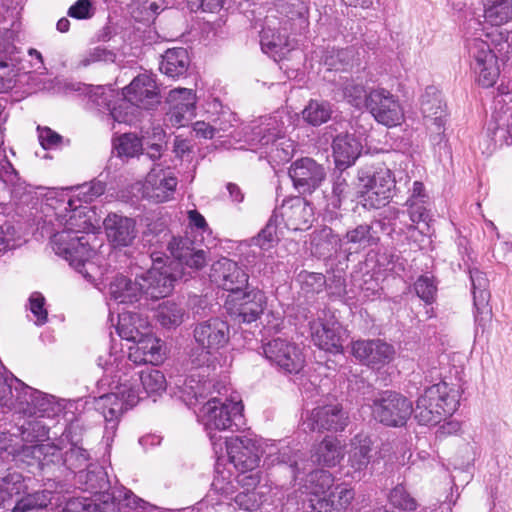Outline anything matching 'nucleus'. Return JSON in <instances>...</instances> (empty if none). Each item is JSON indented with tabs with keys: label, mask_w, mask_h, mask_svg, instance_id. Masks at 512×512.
Segmentation results:
<instances>
[{
	"label": "nucleus",
	"mask_w": 512,
	"mask_h": 512,
	"mask_svg": "<svg viewBox=\"0 0 512 512\" xmlns=\"http://www.w3.org/2000/svg\"><path fill=\"white\" fill-rule=\"evenodd\" d=\"M224 269L229 273L224 276L223 279L218 286L222 287L226 291H230L232 296L238 295L241 292V289L247 284L248 276L247 274L238 267V265L230 259L221 258L220 260L214 262V270Z\"/></svg>",
	"instance_id": "obj_35"
},
{
	"label": "nucleus",
	"mask_w": 512,
	"mask_h": 512,
	"mask_svg": "<svg viewBox=\"0 0 512 512\" xmlns=\"http://www.w3.org/2000/svg\"><path fill=\"white\" fill-rule=\"evenodd\" d=\"M0 42V93L13 89L23 76L27 75L22 52L14 44V29L4 28Z\"/></svg>",
	"instance_id": "obj_13"
},
{
	"label": "nucleus",
	"mask_w": 512,
	"mask_h": 512,
	"mask_svg": "<svg viewBox=\"0 0 512 512\" xmlns=\"http://www.w3.org/2000/svg\"><path fill=\"white\" fill-rule=\"evenodd\" d=\"M178 180L170 168L155 164L146 176L143 195L147 199L162 203L173 198Z\"/></svg>",
	"instance_id": "obj_19"
},
{
	"label": "nucleus",
	"mask_w": 512,
	"mask_h": 512,
	"mask_svg": "<svg viewBox=\"0 0 512 512\" xmlns=\"http://www.w3.org/2000/svg\"><path fill=\"white\" fill-rule=\"evenodd\" d=\"M263 353L274 366L287 374H297L305 366L302 349L293 342L277 338L263 346Z\"/></svg>",
	"instance_id": "obj_14"
},
{
	"label": "nucleus",
	"mask_w": 512,
	"mask_h": 512,
	"mask_svg": "<svg viewBox=\"0 0 512 512\" xmlns=\"http://www.w3.org/2000/svg\"><path fill=\"white\" fill-rule=\"evenodd\" d=\"M310 329L312 340L320 349L332 353L342 352L345 331L339 322L335 320L327 322L313 321Z\"/></svg>",
	"instance_id": "obj_25"
},
{
	"label": "nucleus",
	"mask_w": 512,
	"mask_h": 512,
	"mask_svg": "<svg viewBox=\"0 0 512 512\" xmlns=\"http://www.w3.org/2000/svg\"><path fill=\"white\" fill-rule=\"evenodd\" d=\"M38 138L41 146L45 149H55L60 146L62 137L48 127H38Z\"/></svg>",
	"instance_id": "obj_63"
},
{
	"label": "nucleus",
	"mask_w": 512,
	"mask_h": 512,
	"mask_svg": "<svg viewBox=\"0 0 512 512\" xmlns=\"http://www.w3.org/2000/svg\"><path fill=\"white\" fill-rule=\"evenodd\" d=\"M69 445L70 447L67 448L63 454L64 463L68 468L82 471L86 468L92 467L89 463L90 454L86 449L78 443L71 442Z\"/></svg>",
	"instance_id": "obj_53"
},
{
	"label": "nucleus",
	"mask_w": 512,
	"mask_h": 512,
	"mask_svg": "<svg viewBox=\"0 0 512 512\" xmlns=\"http://www.w3.org/2000/svg\"><path fill=\"white\" fill-rule=\"evenodd\" d=\"M114 91L111 88L99 86L91 94V101L99 108V110H107L112 116V110L118 108L113 105Z\"/></svg>",
	"instance_id": "obj_58"
},
{
	"label": "nucleus",
	"mask_w": 512,
	"mask_h": 512,
	"mask_svg": "<svg viewBox=\"0 0 512 512\" xmlns=\"http://www.w3.org/2000/svg\"><path fill=\"white\" fill-rule=\"evenodd\" d=\"M26 190V183L0 149V206H6L13 198L19 199Z\"/></svg>",
	"instance_id": "obj_24"
},
{
	"label": "nucleus",
	"mask_w": 512,
	"mask_h": 512,
	"mask_svg": "<svg viewBox=\"0 0 512 512\" xmlns=\"http://www.w3.org/2000/svg\"><path fill=\"white\" fill-rule=\"evenodd\" d=\"M437 286L431 276L423 275L418 277V298L425 302L424 318L430 319L434 315L432 304L435 301Z\"/></svg>",
	"instance_id": "obj_54"
},
{
	"label": "nucleus",
	"mask_w": 512,
	"mask_h": 512,
	"mask_svg": "<svg viewBox=\"0 0 512 512\" xmlns=\"http://www.w3.org/2000/svg\"><path fill=\"white\" fill-rule=\"evenodd\" d=\"M196 377H200V374H191L180 387L181 397L187 405H193L199 398L204 397L211 386V383L204 379V375H202V379H197Z\"/></svg>",
	"instance_id": "obj_45"
},
{
	"label": "nucleus",
	"mask_w": 512,
	"mask_h": 512,
	"mask_svg": "<svg viewBox=\"0 0 512 512\" xmlns=\"http://www.w3.org/2000/svg\"><path fill=\"white\" fill-rule=\"evenodd\" d=\"M470 68L476 77L477 83L483 88L492 87L499 75L500 67L498 57L488 42L480 38H471L466 42Z\"/></svg>",
	"instance_id": "obj_12"
},
{
	"label": "nucleus",
	"mask_w": 512,
	"mask_h": 512,
	"mask_svg": "<svg viewBox=\"0 0 512 512\" xmlns=\"http://www.w3.org/2000/svg\"><path fill=\"white\" fill-rule=\"evenodd\" d=\"M312 207L301 197H291L283 201L282 205L274 210L267 224L308 223L311 221Z\"/></svg>",
	"instance_id": "obj_29"
},
{
	"label": "nucleus",
	"mask_w": 512,
	"mask_h": 512,
	"mask_svg": "<svg viewBox=\"0 0 512 512\" xmlns=\"http://www.w3.org/2000/svg\"><path fill=\"white\" fill-rule=\"evenodd\" d=\"M420 111L430 144L435 148L446 145V126L450 113L442 92L434 85L427 86L421 95Z\"/></svg>",
	"instance_id": "obj_9"
},
{
	"label": "nucleus",
	"mask_w": 512,
	"mask_h": 512,
	"mask_svg": "<svg viewBox=\"0 0 512 512\" xmlns=\"http://www.w3.org/2000/svg\"><path fill=\"white\" fill-rule=\"evenodd\" d=\"M51 501L50 493L47 491L28 494L17 500L13 506V512H27L46 507Z\"/></svg>",
	"instance_id": "obj_55"
},
{
	"label": "nucleus",
	"mask_w": 512,
	"mask_h": 512,
	"mask_svg": "<svg viewBox=\"0 0 512 512\" xmlns=\"http://www.w3.org/2000/svg\"><path fill=\"white\" fill-rule=\"evenodd\" d=\"M132 342L134 345L129 347L128 358H126L128 362L155 364L163 360L164 352L161 340L155 337L150 330L140 334V337Z\"/></svg>",
	"instance_id": "obj_27"
},
{
	"label": "nucleus",
	"mask_w": 512,
	"mask_h": 512,
	"mask_svg": "<svg viewBox=\"0 0 512 512\" xmlns=\"http://www.w3.org/2000/svg\"><path fill=\"white\" fill-rule=\"evenodd\" d=\"M277 16L270 15L266 17V26L262 29L260 34L261 48L265 53L278 52V49L288 46V31L293 27L275 23L274 19Z\"/></svg>",
	"instance_id": "obj_32"
},
{
	"label": "nucleus",
	"mask_w": 512,
	"mask_h": 512,
	"mask_svg": "<svg viewBox=\"0 0 512 512\" xmlns=\"http://www.w3.org/2000/svg\"><path fill=\"white\" fill-rule=\"evenodd\" d=\"M459 397V390L442 380L425 387L418 397V425H437L451 416L458 408Z\"/></svg>",
	"instance_id": "obj_6"
},
{
	"label": "nucleus",
	"mask_w": 512,
	"mask_h": 512,
	"mask_svg": "<svg viewBox=\"0 0 512 512\" xmlns=\"http://www.w3.org/2000/svg\"><path fill=\"white\" fill-rule=\"evenodd\" d=\"M332 148L336 164L348 167L360 155L362 145L353 135L344 134L336 136Z\"/></svg>",
	"instance_id": "obj_34"
},
{
	"label": "nucleus",
	"mask_w": 512,
	"mask_h": 512,
	"mask_svg": "<svg viewBox=\"0 0 512 512\" xmlns=\"http://www.w3.org/2000/svg\"><path fill=\"white\" fill-rule=\"evenodd\" d=\"M23 386L26 385L13 375L0 376V404L9 408L14 406L15 401L21 404Z\"/></svg>",
	"instance_id": "obj_44"
},
{
	"label": "nucleus",
	"mask_w": 512,
	"mask_h": 512,
	"mask_svg": "<svg viewBox=\"0 0 512 512\" xmlns=\"http://www.w3.org/2000/svg\"><path fill=\"white\" fill-rule=\"evenodd\" d=\"M345 454V444L340 439L326 436L311 450V459L319 466L333 468L341 463Z\"/></svg>",
	"instance_id": "obj_31"
},
{
	"label": "nucleus",
	"mask_w": 512,
	"mask_h": 512,
	"mask_svg": "<svg viewBox=\"0 0 512 512\" xmlns=\"http://www.w3.org/2000/svg\"><path fill=\"white\" fill-rule=\"evenodd\" d=\"M113 149L121 159H129L142 153L143 143L134 133H124L113 139Z\"/></svg>",
	"instance_id": "obj_47"
},
{
	"label": "nucleus",
	"mask_w": 512,
	"mask_h": 512,
	"mask_svg": "<svg viewBox=\"0 0 512 512\" xmlns=\"http://www.w3.org/2000/svg\"><path fill=\"white\" fill-rule=\"evenodd\" d=\"M117 317V332L122 339L127 341L138 339L140 334L150 330L147 320L136 313L122 312Z\"/></svg>",
	"instance_id": "obj_38"
},
{
	"label": "nucleus",
	"mask_w": 512,
	"mask_h": 512,
	"mask_svg": "<svg viewBox=\"0 0 512 512\" xmlns=\"http://www.w3.org/2000/svg\"><path fill=\"white\" fill-rule=\"evenodd\" d=\"M366 107L378 123L387 127L399 125L404 116L398 100L384 89L372 90L366 98Z\"/></svg>",
	"instance_id": "obj_18"
},
{
	"label": "nucleus",
	"mask_w": 512,
	"mask_h": 512,
	"mask_svg": "<svg viewBox=\"0 0 512 512\" xmlns=\"http://www.w3.org/2000/svg\"><path fill=\"white\" fill-rule=\"evenodd\" d=\"M334 476L325 469H315L311 471L305 478L303 483L304 492L309 499H314L315 503L318 498L326 496L334 485Z\"/></svg>",
	"instance_id": "obj_36"
},
{
	"label": "nucleus",
	"mask_w": 512,
	"mask_h": 512,
	"mask_svg": "<svg viewBox=\"0 0 512 512\" xmlns=\"http://www.w3.org/2000/svg\"><path fill=\"white\" fill-rule=\"evenodd\" d=\"M230 463L238 472H248L258 468L260 447L258 441L250 436H236L223 441Z\"/></svg>",
	"instance_id": "obj_16"
},
{
	"label": "nucleus",
	"mask_w": 512,
	"mask_h": 512,
	"mask_svg": "<svg viewBox=\"0 0 512 512\" xmlns=\"http://www.w3.org/2000/svg\"><path fill=\"white\" fill-rule=\"evenodd\" d=\"M97 362L103 369L100 382L111 390L96 400V409L101 412L106 422L104 439L109 443L124 411L139 402V384L141 383L148 395H160L166 390L167 381L164 374L157 369L136 372L122 351L106 352L98 357Z\"/></svg>",
	"instance_id": "obj_1"
},
{
	"label": "nucleus",
	"mask_w": 512,
	"mask_h": 512,
	"mask_svg": "<svg viewBox=\"0 0 512 512\" xmlns=\"http://www.w3.org/2000/svg\"><path fill=\"white\" fill-rule=\"evenodd\" d=\"M391 504L404 510L415 508L414 499L407 493L404 486H396L389 495Z\"/></svg>",
	"instance_id": "obj_60"
},
{
	"label": "nucleus",
	"mask_w": 512,
	"mask_h": 512,
	"mask_svg": "<svg viewBox=\"0 0 512 512\" xmlns=\"http://www.w3.org/2000/svg\"><path fill=\"white\" fill-rule=\"evenodd\" d=\"M116 55L113 51L98 46L84 53L78 62V67H88L94 63H112L115 61Z\"/></svg>",
	"instance_id": "obj_57"
},
{
	"label": "nucleus",
	"mask_w": 512,
	"mask_h": 512,
	"mask_svg": "<svg viewBox=\"0 0 512 512\" xmlns=\"http://www.w3.org/2000/svg\"><path fill=\"white\" fill-rule=\"evenodd\" d=\"M348 58V52L346 50H331L328 51L325 55L323 62L327 67V70L338 71L342 70L344 67V62Z\"/></svg>",
	"instance_id": "obj_64"
},
{
	"label": "nucleus",
	"mask_w": 512,
	"mask_h": 512,
	"mask_svg": "<svg viewBox=\"0 0 512 512\" xmlns=\"http://www.w3.org/2000/svg\"><path fill=\"white\" fill-rule=\"evenodd\" d=\"M136 505V496L125 488L114 487L93 495L94 512H128Z\"/></svg>",
	"instance_id": "obj_26"
},
{
	"label": "nucleus",
	"mask_w": 512,
	"mask_h": 512,
	"mask_svg": "<svg viewBox=\"0 0 512 512\" xmlns=\"http://www.w3.org/2000/svg\"><path fill=\"white\" fill-rule=\"evenodd\" d=\"M80 233L68 226H61L52 234L50 244L57 255L67 260L88 281H93L99 272L92 259L95 252L89 247L86 235Z\"/></svg>",
	"instance_id": "obj_5"
},
{
	"label": "nucleus",
	"mask_w": 512,
	"mask_h": 512,
	"mask_svg": "<svg viewBox=\"0 0 512 512\" xmlns=\"http://www.w3.org/2000/svg\"><path fill=\"white\" fill-rule=\"evenodd\" d=\"M485 21L501 26L512 20V0H487L484 5Z\"/></svg>",
	"instance_id": "obj_43"
},
{
	"label": "nucleus",
	"mask_w": 512,
	"mask_h": 512,
	"mask_svg": "<svg viewBox=\"0 0 512 512\" xmlns=\"http://www.w3.org/2000/svg\"><path fill=\"white\" fill-rule=\"evenodd\" d=\"M194 338L199 347L190 353V361L193 366L209 368L216 360L215 354L224 348L230 338L228 324L219 319L212 318L196 325Z\"/></svg>",
	"instance_id": "obj_8"
},
{
	"label": "nucleus",
	"mask_w": 512,
	"mask_h": 512,
	"mask_svg": "<svg viewBox=\"0 0 512 512\" xmlns=\"http://www.w3.org/2000/svg\"><path fill=\"white\" fill-rule=\"evenodd\" d=\"M352 355L361 363L378 367L389 363L394 356V348L381 339L357 340L351 344Z\"/></svg>",
	"instance_id": "obj_21"
},
{
	"label": "nucleus",
	"mask_w": 512,
	"mask_h": 512,
	"mask_svg": "<svg viewBox=\"0 0 512 512\" xmlns=\"http://www.w3.org/2000/svg\"><path fill=\"white\" fill-rule=\"evenodd\" d=\"M105 183L93 180L74 188V194L68 199H48L43 208V224H93L95 211L88 206L104 194Z\"/></svg>",
	"instance_id": "obj_3"
},
{
	"label": "nucleus",
	"mask_w": 512,
	"mask_h": 512,
	"mask_svg": "<svg viewBox=\"0 0 512 512\" xmlns=\"http://www.w3.org/2000/svg\"><path fill=\"white\" fill-rule=\"evenodd\" d=\"M168 249L175 262L166 265L157 253L151 254L152 267L139 279L132 281L117 275L109 284L110 299L119 304L134 303L142 296L159 299L171 293L174 282L184 277V268L201 270L207 264V252L197 249L188 237H172Z\"/></svg>",
	"instance_id": "obj_2"
},
{
	"label": "nucleus",
	"mask_w": 512,
	"mask_h": 512,
	"mask_svg": "<svg viewBox=\"0 0 512 512\" xmlns=\"http://www.w3.org/2000/svg\"><path fill=\"white\" fill-rule=\"evenodd\" d=\"M343 79L344 82H339L341 96L356 108H361L364 105L366 106V98L368 95H366L364 86L355 83L354 80L341 76L340 80Z\"/></svg>",
	"instance_id": "obj_52"
},
{
	"label": "nucleus",
	"mask_w": 512,
	"mask_h": 512,
	"mask_svg": "<svg viewBox=\"0 0 512 512\" xmlns=\"http://www.w3.org/2000/svg\"><path fill=\"white\" fill-rule=\"evenodd\" d=\"M412 411L411 403L398 393L386 391L375 399L372 406L373 417L387 426H402Z\"/></svg>",
	"instance_id": "obj_15"
},
{
	"label": "nucleus",
	"mask_w": 512,
	"mask_h": 512,
	"mask_svg": "<svg viewBox=\"0 0 512 512\" xmlns=\"http://www.w3.org/2000/svg\"><path fill=\"white\" fill-rule=\"evenodd\" d=\"M230 302L233 303V308H231L232 313L235 314L240 321L251 323L263 312L266 304V296L262 291L252 289L232 296Z\"/></svg>",
	"instance_id": "obj_28"
},
{
	"label": "nucleus",
	"mask_w": 512,
	"mask_h": 512,
	"mask_svg": "<svg viewBox=\"0 0 512 512\" xmlns=\"http://www.w3.org/2000/svg\"><path fill=\"white\" fill-rule=\"evenodd\" d=\"M23 477L17 472L8 473L0 479V507H10L13 498L25 492Z\"/></svg>",
	"instance_id": "obj_42"
},
{
	"label": "nucleus",
	"mask_w": 512,
	"mask_h": 512,
	"mask_svg": "<svg viewBox=\"0 0 512 512\" xmlns=\"http://www.w3.org/2000/svg\"><path fill=\"white\" fill-rule=\"evenodd\" d=\"M254 149H262L268 161L275 165L288 162L295 152L294 142L286 137L271 141L268 146H258Z\"/></svg>",
	"instance_id": "obj_40"
},
{
	"label": "nucleus",
	"mask_w": 512,
	"mask_h": 512,
	"mask_svg": "<svg viewBox=\"0 0 512 512\" xmlns=\"http://www.w3.org/2000/svg\"><path fill=\"white\" fill-rule=\"evenodd\" d=\"M372 441L368 436L357 435L350 443V450L348 451V464L352 469L351 475L355 474L360 476L370 462V451Z\"/></svg>",
	"instance_id": "obj_33"
},
{
	"label": "nucleus",
	"mask_w": 512,
	"mask_h": 512,
	"mask_svg": "<svg viewBox=\"0 0 512 512\" xmlns=\"http://www.w3.org/2000/svg\"><path fill=\"white\" fill-rule=\"evenodd\" d=\"M29 309L34 316L36 325H43L47 322L48 312L45 308V298L39 292H33L29 297Z\"/></svg>",
	"instance_id": "obj_59"
},
{
	"label": "nucleus",
	"mask_w": 512,
	"mask_h": 512,
	"mask_svg": "<svg viewBox=\"0 0 512 512\" xmlns=\"http://www.w3.org/2000/svg\"><path fill=\"white\" fill-rule=\"evenodd\" d=\"M395 180L389 169L381 168L373 174L359 177L357 194L365 208L379 209L386 206L393 195Z\"/></svg>",
	"instance_id": "obj_11"
},
{
	"label": "nucleus",
	"mask_w": 512,
	"mask_h": 512,
	"mask_svg": "<svg viewBox=\"0 0 512 512\" xmlns=\"http://www.w3.org/2000/svg\"><path fill=\"white\" fill-rule=\"evenodd\" d=\"M332 114L331 105L327 101L310 100L302 111L303 119L313 126L327 122Z\"/></svg>",
	"instance_id": "obj_49"
},
{
	"label": "nucleus",
	"mask_w": 512,
	"mask_h": 512,
	"mask_svg": "<svg viewBox=\"0 0 512 512\" xmlns=\"http://www.w3.org/2000/svg\"><path fill=\"white\" fill-rule=\"evenodd\" d=\"M236 486V477H232L231 471L222 467L221 464H217L212 490L225 498H229L236 492Z\"/></svg>",
	"instance_id": "obj_51"
},
{
	"label": "nucleus",
	"mask_w": 512,
	"mask_h": 512,
	"mask_svg": "<svg viewBox=\"0 0 512 512\" xmlns=\"http://www.w3.org/2000/svg\"><path fill=\"white\" fill-rule=\"evenodd\" d=\"M275 12L279 14L280 24L293 27L294 21L306 23L308 6L303 0H278L275 4Z\"/></svg>",
	"instance_id": "obj_39"
},
{
	"label": "nucleus",
	"mask_w": 512,
	"mask_h": 512,
	"mask_svg": "<svg viewBox=\"0 0 512 512\" xmlns=\"http://www.w3.org/2000/svg\"><path fill=\"white\" fill-rule=\"evenodd\" d=\"M288 173L299 194H312L326 179V170L323 165L310 157L294 161Z\"/></svg>",
	"instance_id": "obj_17"
},
{
	"label": "nucleus",
	"mask_w": 512,
	"mask_h": 512,
	"mask_svg": "<svg viewBox=\"0 0 512 512\" xmlns=\"http://www.w3.org/2000/svg\"><path fill=\"white\" fill-rule=\"evenodd\" d=\"M158 103L155 80L149 74H140L123 89V98L118 108L112 110V118L119 123H129L134 119L137 108L150 109Z\"/></svg>",
	"instance_id": "obj_7"
},
{
	"label": "nucleus",
	"mask_w": 512,
	"mask_h": 512,
	"mask_svg": "<svg viewBox=\"0 0 512 512\" xmlns=\"http://www.w3.org/2000/svg\"><path fill=\"white\" fill-rule=\"evenodd\" d=\"M472 282V293L474 306L477 312H482L488 305L490 293L487 290L488 280L484 274L478 270L470 272Z\"/></svg>",
	"instance_id": "obj_50"
},
{
	"label": "nucleus",
	"mask_w": 512,
	"mask_h": 512,
	"mask_svg": "<svg viewBox=\"0 0 512 512\" xmlns=\"http://www.w3.org/2000/svg\"><path fill=\"white\" fill-rule=\"evenodd\" d=\"M189 62L188 52L185 48H172L162 56L159 69L170 78H178L186 73Z\"/></svg>",
	"instance_id": "obj_37"
},
{
	"label": "nucleus",
	"mask_w": 512,
	"mask_h": 512,
	"mask_svg": "<svg viewBox=\"0 0 512 512\" xmlns=\"http://www.w3.org/2000/svg\"><path fill=\"white\" fill-rule=\"evenodd\" d=\"M29 406L31 414H39L40 416H50L54 412L53 398L29 386H23V398L21 404Z\"/></svg>",
	"instance_id": "obj_41"
},
{
	"label": "nucleus",
	"mask_w": 512,
	"mask_h": 512,
	"mask_svg": "<svg viewBox=\"0 0 512 512\" xmlns=\"http://www.w3.org/2000/svg\"><path fill=\"white\" fill-rule=\"evenodd\" d=\"M62 449V447H54L48 443L24 445L20 444L17 438L13 439L10 435L4 433L0 435V451L22 462L40 461L49 454L55 455L56 450Z\"/></svg>",
	"instance_id": "obj_22"
},
{
	"label": "nucleus",
	"mask_w": 512,
	"mask_h": 512,
	"mask_svg": "<svg viewBox=\"0 0 512 512\" xmlns=\"http://www.w3.org/2000/svg\"><path fill=\"white\" fill-rule=\"evenodd\" d=\"M355 493L353 489L346 485H337L334 491H330L323 498H318L315 503L314 499H308V504L304 505V511L310 508L316 512H342L346 510L354 499Z\"/></svg>",
	"instance_id": "obj_30"
},
{
	"label": "nucleus",
	"mask_w": 512,
	"mask_h": 512,
	"mask_svg": "<svg viewBox=\"0 0 512 512\" xmlns=\"http://www.w3.org/2000/svg\"><path fill=\"white\" fill-rule=\"evenodd\" d=\"M167 100L170 104L167 116L173 126H185L195 116L196 96L193 90L173 89L169 92Z\"/></svg>",
	"instance_id": "obj_23"
},
{
	"label": "nucleus",
	"mask_w": 512,
	"mask_h": 512,
	"mask_svg": "<svg viewBox=\"0 0 512 512\" xmlns=\"http://www.w3.org/2000/svg\"><path fill=\"white\" fill-rule=\"evenodd\" d=\"M106 235L114 247L130 245L136 237L134 226H106Z\"/></svg>",
	"instance_id": "obj_56"
},
{
	"label": "nucleus",
	"mask_w": 512,
	"mask_h": 512,
	"mask_svg": "<svg viewBox=\"0 0 512 512\" xmlns=\"http://www.w3.org/2000/svg\"><path fill=\"white\" fill-rule=\"evenodd\" d=\"M278 459L279 464L285 465L284 468L289 470L293 479H296L300 470L304 469V467L301 466L304 461L298 452L290 455L289 452L283 451L280 453Z\"/></svg>",
	"instance_id": "obj_62"
},
{
	"label": "nucleus",
	"mask_w": 512,
	"mask_h": 512,
	"mask_svg": "<svg viewBox=\"0 0 512 512\" xmlns=\"http://www.w3.org/2000/svg\"><path fill=\"white\" fill-rule=\"evenodd\" d=\"M185 315L184 308L172 301L161 303L156 311L157 321L162 327L167 329L181 325Z\"/></svg>",
	"instance_id": "obj_46"
},
{
	"label": "nucleus",
	"mask_w": 512,
	"mask_h": 512,
	"mask_svg": "<svg viewBox=\"0 0 512 512\" xmlns=\"http://www.w3.org/2000/svg\"><path fill=\"white\" fill-rule=\"evenodd\" d=\"M78 471L77 478L78 481L84 484V490L90 491L95 495V493H101L99 490L105 489L108 485L106 474L101 467L93 466Z\"/></svg>",
	"instance_id": "obj_48"
},
{
	"label": "nucleus",
	"mask_w": 512,
	"mask_h": 512,
	"mask_svg": "<svg viewBox=\"0 0 512 512\" xmlns=\"http://www.w3.org/2000/svg\"><path fill=\"white\" fill-rule=\"evenodd\" d=\"M349 418L337 404L319 406L307 413L303 426L309 431H343Z\"/></svg>",
	"instance_id": "obj_20"
},
{
	"label": "nucleus",
	"mask_w": 512,
	"mask_h": 512,
	"mask_svg": "<svg viewBox=\"0 0 512 512\" xmlns=\"http://www.w3.org/2000/svg\"><path fill=\"white\" fill-rule=\"evenodd\" d=\"M298 115L287 109H279L271 115L260 117L257 123L245 131V142L252 148L268 146L271 141L286 137L289 128L295 127Z\"/></svg>",
	"instance_id": "obj_10"
},
{
	"label": "nucleus",
	"mask_w": 512,
	"mask_h": 512,
	"mask_svg": "<svg viewBox=\"0 0 512 512\" xmlns=\"http://www.w3.org/2000/svg\"><path fill=\"white\" fill-rule=\"evenodd\" d=\"M235 503L239 508L244 510H255L257 509L262 500L259 494L255 490H243L234 497Z\"/></svg>",
	"instance_id": "obj_61"
},
{
	"label": "nucleus",
	"mask_w": 512,
	"mask_h": 512,
	"mask_svg": "<svg viewBox=\"0 0 512 512\" xmlns=\"http://www.w3.org/2000/svg\"><path fill=\"white\" fill-rule=\"evenodd\" d=\"M243 405L238 397L212 398L198 412V421L203 425L216 454L223 453V437L220 432L234 431L243 425Z\"/></svg>",
	"instance_id": "obj_4"
}]
</instances>
